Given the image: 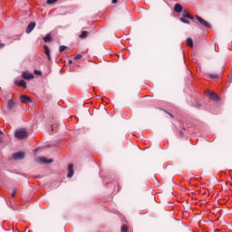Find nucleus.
<instances>
[{
    "label": "nucleus",
    "mask_w": 232,
    "mask_h": 232,
    "mask_svg": "<svg viewBox=\"0 0 232 232\" xmlns=\"http://www.w3.org/2000/svg\"><path fill=\"white\" fill-rule=\"evenodd\" d=\"M181 23H185V24H189V22L186 20V18H180Z\"/></svg>",
    "instance_id": "21"
},
{
    "label": "nucleus",
    "mask_w": 232,
    "mask_h": 232,
    "mask_svg": "<svg viewBox=\"0 0 232 232\" xmlns=\"http://www.w3.org/2000/svg\"><path fill=\"white\" fill-rule=\"evenodd\" d=\"M174 12L180 14V12H182V5H180V4H176L174 6Z\"/></svg>",
    "instance_id": "12"
},
{
    "label": "nucleus",
    "mask_w": 232,
    "mask_h": 232,
    "mask_svg": "<svg viewBox=\"0 0 232 232\" xmlns=\"http://www.w3.org/2000/svg\"><path fill=\"white\" fill-rule=\"evenodd\" d=\"M21 102L26 103V102H32V98L30 96L22 95L20 96Z\"/></svg>",
    "instance_id": "7"
},
{
    "label": "nucleus",
    "mask_w": 232,
    "mask_h": 232,
    "mask_svg": "<svg viewBox=\"0 0 232 232\" xmlns=\"http://www.w3.org/2000/svg\"><path fill=\"white\" fill-rule=\"evenodd\" d=\"M27 136H28V132H26V130L24 129L16 130L14 132V137L16 139H24Z\"/></svg>",
    "instance_id": "1"
},
{
    "label": "nucleus",
    "mask_w": 232,
    "mask_h": 232,
    "mask_svg": "<svg viewBox=\"0 0 232 232\" xmlns=\"http://www.w3.org/2000/svg\"><path fill=\"white\" fill-rule=\"evenodd\" d=\"M207 96L212 101H218V95L211 91L207 92Z\"/></svg>",
    "instance_id": "5"
},
{
    "label": "nucleus",
    "mask_w": 232,
    "mask_h": 232,
    "mask_svg": "<svg viewBox=\"0 0 232 232\" xmlns=\"http://www.w3.org/2000/svg\"><path fill=\"white\" fill-rule=\"evenodd\" d=\"M0 135H3V131L0 130Z\"/></svg>",
    "instance_id": "29"
},
{
    "label": "nucleus",
    "mask_w": 232,
    "mask_h": 232,
    "mask_svg": "<svg viewBox=\"0 0 232 232\" xmlns=\"http://www.w3.org/2000/svg\"><path fill=\"white\" fill-rule=\"evenodd\" d=\"M22 77L25 81H32V79H34V74H32V73L28 72H24L22 73Z\"/></svg>",
    "instance_id": "4"
},
{
    "label": "nucleus",
    "mask_w": 232,
    "mask_h": 232,
    "mask_svg": "<svg viewBox=\"0 0 232 232\" xmlns=\"http://www.w3.org/2000/svg\"><path fill=\"white\" fill-rule=\"evenodd\" d=\"M0 48H5V44L0 43Z\"/></svg>",
    "instance_id": "26"
},
{
    "label": "nucleus",
    "mask_w": 232,
    "mask_h": 232,
    "mask_svg": "<svg viewBox=\"0 0 232 232\" xmlns=\"http://www.w3.org/2000/svg\"><path fill=\"white\" fill-rule=\"evenodd\" d=\"M117 3V0H112V4L115 5Z\"/></svg>",
    "instance_id": "28"
},
{
    "label": "nucleus",
    "mask_w": 232,
    "mask_h": 232,
    "mask_svg": "<svg viewBox=\"0 0 232 232\" xmlns=\"http://www.w3.org/2000/svg\"><path fill=\"white\" fill-rule=\"evenodd\" d=\"M183 17L185 18V19H190L191 21H193V16H191V15H189L188 13H186V12H184L183 13Z\"/></svg>",
    "instance_id": "15"
},
{
    "label": "nucleus",
    "mask_w": 232,
    "mask_h": 232,
    "mask_svg": "<svg viewBox=\"0 0 232 232\" xmlns=\"http://www.w3.org/2000/svg\"><path fill=\"white\" fill-rule=\"evenodd\" d=\"M67 177L68 179H72L73 177V164H69Z\"/></svg>",
    "instance_id": "8"
},
{
    "label": "nucleus",
    "mask_w": 232,
    "mask_h": 232,
    "mask_svg": "<svg viewBox=\"0 0 232 232\" xmlns=\"http://www.w3.org/2000/svg\"><path fill=\"white\" fill-rule=\"evenodd\" d=\"M44 43H50L52 41V34H48L44 37Z\"/></svg>",
    "instance_id": "13"
},
{
    "label": "nucleus",
    "mask_w": 232,
    "mask_h": 232,
    "mask_svg": "<svg viewBox=\"0 0 232 232\" xmlns=\"http://www.w3.org/2000/svg\"><path fill=\"white\" fill-rule=\"evenodd\" d=\"M0 144H3V137H0Z\"/></svg>",
    "instance_id": "27"
},
{
    "label": "nucleus",
    "mask_w": 232,
    "mask_h": 232,
    "mask_svg": "<svg viewBox=\"0 0 232 232\" xmlns=\"http://www.w3.org/2000/svg\"><path fill=\"white\" fill-rule=\"evenodd\" d=\"M81 39H86L88 37V32L82 31V34H80Z\"/></svg>",
    "instance_id": "16"
},
{
    "label": "nucleus",
    "mask_w": 232,
    "mask_h": 232,
    "mask_svg": "<svg viewBox=\"0 0 232 232\" xmlns=\"http://www.w3.org/2000/svg\"><path fill=\"white\" fill-rule=\"evenodd\" d=\"M34 28H35V22H31L26 28V34H31Z\"/></svg>",
    "instance_id": "9"
},
{
    "label": "nucleus",
    "mask_w": 232,
    "mask_h": 232,
    "mask_svg": "<svg viewBox=\"0 0 232 232\" xmlns=\"http://www.w3.org/2000/svg\"><path fill=\"white\" fill-rule=\"evenodd\" d=\"M187 44L188 46H190V48H193V40L191 38H188Z\"/></svg>",
    "instance_id": "17"
},
{
    "label": "nucleus",
    "mask_w": 232,
    "mask_h": 232,
    "mask_svg": "<svg viewBox=\"0 0 232 232\" xmlns=\"http://www.w3.org/2000/svg\"><path fill=\"white\" fill-rule=\"evenodd\" d=\"M210 79H218V75H217V74H210Z\"/></svg>",
    "instance_id": "22"
},
{
    "label": "nucleus",
    "mask_w": 232,
    "mask_h": 232,
    "mask_svg": "<svg viewBox=\"0 0 232 232\" xmlns=\"http://www.w3.org/2000/svg\"><path fill=\"white\" fill-rule=\"evenodd\" d=\"M82 54H77L76 56H75V59H82Z\"/></svg>",
    "instance_id": "23"
},
{
    "label": "nucleus",
    "mask_w": 232,
    "mask_h": 232,
    "mask_svg": "<svg viewBox=\"0 0 232 232\" xmlns=\"http://www.w3.org/2000/svg\"><path fill=\"white\" fill-rule=\"evenodd\" d=\"M15 193H17V190L14 189L13 192H12V197H15Z\"/></svg>",
    "instance_id": "25"
},
{
    "label": "nucleus",
    "mask_w": 232,
    "mask_h": 232,
    "mask_svg": "<svg viewBox=\"0 0 232 232\" xmlns=\"http://www.w3.org/2000/svg\"><path fill=\"white\" fill-rule=\"evenodd\" d=\"M7 108L8 110H14V108H15V102H14V100H9L7 102Z\"/></svg>",
    "instance_id": "11"
},
{
    "label": "nucleus",
    "mask_w": 232,
    "mask_h": 232,
    "mask_svg": "<svg viewBox=\"0 0 232 232\" xmlns=\"http://www.w3.org/2000/svg\"><path fill=\"white\" fill-rule=\"evenodd\" d=\"M45 55H47L48 60L50 61V48L44 45Z\"/></svg>",
    "instance_id": "14"
},
{
    "label": "nucleus",
    "mask_w": 232,
    "mask_h": 232,
    "mask_svg": "<svg viewBox=\"0 0 232 232\" xmlns=\"http://www.w3.org/2000/svg\"><path fill=\"white\" fill-rule=\"evenodd\" d=\"M34 74H35V75H41V71L35 70V71H34Z\"/></svg>",
    "instance_id": "24"
},
{
    "label": "nucleus",
    "mask_w": 232,
    "mask_h": 232,
    "mask_svg": "<svg viewBox=\"0 0 232 232\" xmlns=\"http://www.w3.org/2000/svg\"><path fill=\"white\" fill-rule=\"evenodd\" d=\"M53 3H57V0H47V5H53Z\"/></svg>",
    "instance_id": "20"
},
{
    "label": "nucleus",
    "mask_w": 232,
    "mask_h": 232,
    "mask_svg": "<svg viewBox=\"0 0 232 232\" xmlns=\"http://www.w3.org/2000/svg\"><path fill=\"white\" fill-rule=\"evenodd\" d=\"M14 160H23L24 159V152H16L13 154Z\"/></svg>",
    "instance_id": "3"
},
{
    "label": "nucleus",
    "mask_w": 232,
    "mask_h": 232,
    "mask_svg": "<svg viewBox=\"0 0 232 232\" xmlns=\"http://www.w3.org/2000/svg\"><path fill=\"white\" fill-rule=\"evenodd\" d=\"M16 86H20V88H26V82L24 80L14 82Z\"/></svg>",
    "instance_id": "10"
},
{
    "label": "nucleus",
    "mask_w": 232,
    "mask_h": 232,
    "mask_svg": "<svg viewBox=\"0 0 232 232\" xmlns=\"http://www.w3.org/2000/svg\"><path fill=\"white\" fill-rule=\"evenodd\" d=\"M121 232H128V226H126V225L121 226Z\"/></svg>",
    "instance_id": "18"
},
{
    "label": "nucleus",
    "mask_w": 232,
    "mask_h": 232,
    "mask_svg": "<svg viewBox=\"0 0 232 232\" xmlns=\"http://www.w3.org/2000/svg\"><path fill=\"white\" fill-rule=\"evenodd\" d=\"M66 50V46H64V45H61L60 47H59V52H64Z\"/></svg>",
    "instance_id": "19"
},
{
    "label": "nucleus",
    "mask_w": 232,
    "mask_h": 232,
    "mask_svg": "<svg viewBox=\"0 0 232 232\" xmlns=\"http://www.w3.org/2000/svg\"><path fill=\"white\" fill-rule=\"evenodd\" d=\"M37 161L41 164H51V162H53V160H47L45 157H40Z\"/></svg>",
    "instance_id": "6"
},
{
    "label": "nucleus",
    "mask_w": 232,
    "mask_h": 232,
    "mask_svg": "<svg viewBox=\"0 0 232 232\" xmlns=\"http://www.w3.org/2000/svg\"><path fill=\"white\" fill-rule=\"evenodd\" d=\"M197 21L201 24V26H205V28H211V24L209 23L206 22L202 17L196 16Z\"/></svg>",
    "instance_id": "2"
}]
</instances>
